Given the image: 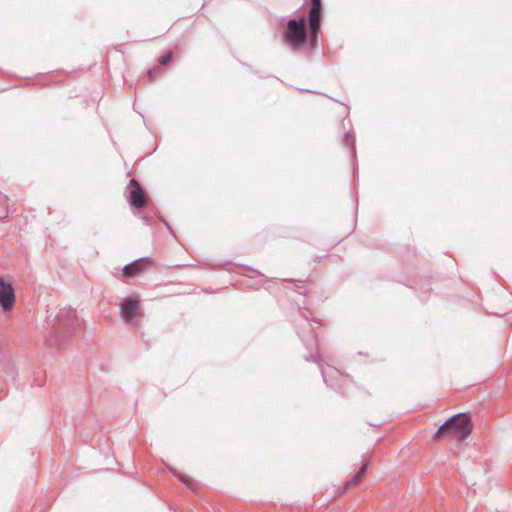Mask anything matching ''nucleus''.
<instances>
[{
  "label": "nucleus",
  "instance_id": "obj_1",
  "mask_svg": "<svg viewBox=\"0 0 512 512\" xmlns=\"http://www.w3.org/2000/svg\"><path fill=\"white\" fill-rule=\"evenodd\" d=\"M472 422L465 413H458L446 420L435 432V438L452 435L456 440L462 441L472 432Z\"/></svg>",
  "mask_w": 512,
  "mask_h": 512
},
{
  "label": "nucleus",
  "instance_id": "obj_2",
  "mask_svg": "<svg viewBox=\"0 0 512 512\" xmlns=\"http://www.w3.org/2000/svg\"><path fill=\"white\" fill-rule=\"evenodd\" d=\"M285 42L294 50L299 49L308 39L305 19H290L282 34Z\"/></svg>",
  "mask_w": 512,
  "mask_h": 512
},
{
  "label": "nucleus",
  "instance_id": "obj_3",
  "mask_svg": "<svg viewBox=\"0 0 512 512\" xmlns=\"http://www.w3.org/2000/svg\"><path fill=\"white\" fill-rule=\"evenodd\" d=\"M312 7L309 10L308 26H309V41L311 46H315L317 42V35L320 31L321 21V0H311Z\"/></svg>",
  "mask_w": 512,
  "mask_h": 512
},
{
  "label": "nucleus",
  "instance_id": "obj_4",
  "mask_svg": "<svg viewBox=\"0 0 512 512\" xmlns=\"http://www.w3.org/2000/svg\"><path fill=\"white\" fill-rule=\"evenodd\" d=\"M15 291L11 283L0 278V305L4 311H11L15 304Z\"/></svg>",
  "mask_w": 512,
  "mask_h": 512
},
{
  "label": "nucleus",
  "instance_id": "obj_5",
  "mask_svg": "<svg viewBox=\"0 0 512 512\" xmlns=\"http://www.w3.org/2000/svg\"><path fill=\"white\" fill-rule=\"evenodd\" d=\"M130 185L133 187L129 192L128 202L132 207L142 208L146 204V199L142 187L136 179L130 180Z\"/></svg>",
  "mask_w": 512,
  "mask_h": 512
},
{
  "label": "nucleus",
  "instance_id": "obj_6",
  "mask_svg": "<svg viewBox=\"0 0 512 512\" xmlns=\"http://www.w3.org/2000/svg\"><path fill=\"white\" fill-rule=\"evenodd\" d=\"M138 309V300L135 298H128L122 303L121 315L125 321L130 322L137 315Z\"/></svg>",
  "mask_w": 512,
  "mask_h": 512
},
{
  "label": "nucleus",
  "instance_id": "obj_7",
  "mask_svg": "<svg viewBox=\"0 0 512 512\" xmlns=\"http://www.w3.org/2000/svg\"><path fill=\"white\" fill-rule=\"evenodd\" d=\"M148 265L147 258H139L123 268V273L127 276L134 277L143 272Z\"/></svg>",
  "mask_w": 512,
  "mask_h": 512
},
{
  "label": "nucleus",
  "instance_id": "obj_8",
  "mask_svg": "<svg viewBox=\"0 0 512 512\" xmlns=\"http://www.w3.org/2000/svg\"><path fill=\"white\" fill-rule=\"evenodd\" d=\"M367 471V464H364L356 473L355 475L347 482V486H353L357 483L361 482Z\"/></svg>",
  "mask_w": 512,
  "mask_h": 512
},
{
  "label": "nucleus",
  "instance_id": "obj_9",
  "mask_svg": "<svg viewBox=\"0 0 512 512\" xmlns=\"http://www.w3.org/2000/svg\"><path fill=\"white\" fill-rule=\"evenodd\" d=\"M171 56H172V54H171L170 52H168V53H166V54L162 55V56H161V57H159V59H158L159 64H160V65H166V64L170 61Z\"/></svg>",
  "mask_w": 512,
  "mask_h": 512
},
{
  "label": "nucleus",
  "instance_id": "obj_10",
  "mask_svg": "<svg viewBox=\"0 0 512 512\" xmlns=\"http://www.w3.org/2000/svg\"><path fill=\"white\" fill-rule=\"evenodd\" d=\"M67 315H68V317H69L70 319H72L73 321H77L76 312H75V310H74V309L69 308V309L67 310Z\"/></svg>",
  "mask_w": 512,
  "mask_h": 512
},
{
  "label": "nucleus",
  "instance_id": "obj_11",
  "mask_svg": "<svg viewBox=\"0 0 512 512\" xmlns=\"http://www.w3.org/2000/svg\"><path fill=\"white\" fill-rule=\"evenodd\" d=\"M153 72H154V70H148V71H147V74H148L149 76H151Z\"/></svg>",
  "mask_w": 512,
  "mask_h": 512
}]
</instances>
